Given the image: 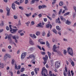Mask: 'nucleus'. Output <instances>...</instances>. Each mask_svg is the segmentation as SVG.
I'll return each mask as SVG.
<instances>
[{
    "label": "nucleus",
    "instance_id": "56",
    "mask_svg": "<svg viewBox=\"0 0 76 76\" xmlns=\"http://www.w3.org/2000/svg\"><path fill=\"white\" fill-rule=\"evenodd\" d=\"M71 64L72 66H74L75 65V64L74 63V62H73V61H72V62H71Z\"/></svg>",
    "mask_w": 76,
    "mask_h": 76
},
{
    "label": "nucleus",
    "instance_id": "36",
    "mask_svg": "<svg viewBox=\"0 0 76 76\" xmlns=\"http://www.w3.org/2000/svg\"><path fill=\"white\" fill-rule=\"evenodd\" d=\"M18 25L19 26H21V22L20 20L18 21Z\"/></svg>",
    "mask_w": 76,
    "mask_h": 76
},
{
    "label": "nucleus",
    "instance_id": "55",
    "mask_svg": "<svg viewBox=\"0 0 76 76\" xmlns=\"http://www.w3.org/2000/svg\"><path fill=\"white\" fill-rule=\"evenodd\" d=\"M5 35H6V37H5V39H7V36H8V34H5Z\"/></svg>",
    "mask_w": 76,
    "mask_h": 76
},
{
    "label": "nucleus",
    "instance_id": "1",
    "mask_svg": "<svg viewBox=\"0 0 76 76\" xmlns=\"http://www.w3.org/2000/svg\"><path fill=\"white\" fill-rule=\"evenodd\" d=\"M67 52L69 54H70V56H73V49H72V48L70 47H69L67 48Z\"/></svg>",
    "mask_w": 76,
    "mask_h": 76
},
{
    "label": "nucleus",
    "instance_id": "26",
    "mask_svg": "<svg viewBox=\"0 0 76 76\" xmlns=\"http://www.w3.org/2000/svg\"><path fill=\"white\" fill-rule=\"evenodd\" d=\"M0 67L1 68H3V67H4V66L3 63H0Z\"/></svg>",
    "mask_w": 76,
    "mask_h": 76
},
{
    "label": "nucleus",
    "instance_id": "43",
    "mask_svg": "<svg viewBox=\"0 0 76 76\" xmlns=\"http://www.w3.org/2000/svg\"><path fill=\"white\" fill-rule=\"evenodd\" d=\"M19 8L20 9H21V10H23V7H22L20 6L19 7Z\"/></svg>",
    "mask_w": 76,
    "mask_h": 76
},
{
    "label": "nucleus",
    "instance_id": "46",
    "mask_svg": "<svg viewBox=\"0 0 76 76\" xmlns=\"http://www.w3.org/2000/svg\"><path fill=\"white\" fill-rule=\"evenodd\" d=\"M62 9H60V10L59 12V13H58L59 15H60V14H61V12H62Z\"/></svg>",
    "mask_w": 76,
    "mask_h": 76
},
{
    "label": "nucleus",
    "instance_id": "29",
    "mask_svg": "<svg viewBox=\"0 0 76 76\" xmlns=\"http://www.w3.org/2000/svg\"><path fill=\"white\" fill-rule=\"evenodd\" d=\"M30 23V22L29 21H28L27 22L25 23V24L27 26H29V25Z\"/></svg>",
    "mask_w": 76,
    "mask_h": 76
},
{
    "label": "nucleus",
    "instance_id": "48",
    "mask_svg": "<svg viewBox=\"0 0 76 76\" xmlns=\"http://www.w3.org/2000/svg\"><path fill=\"white\" fill-rule=\"evenodd\" d=\"M2 51L3 53H5L6 51V49H2Z\"/></svg>",
    "mask_w": 76,
    "mask_h": 76
},
{
    "label": "nucleus",
    "instance_id": "4",
    "mask_svg": "<svg viewBox=\"0 0 76 76\" xmlns=\"http://www.w3.org/2000/svg\"><path fill=\"white\" fill-rule=\"evenodd\" d=\"M60 66V62L59 61H57L55 63V67L56 68H59Z\"/></svg>",
    "mask_w": 76,
    "mask_h": 76
},
{
    "label": "nucleus",
    "instance_id": "2",
    "mask_svg": "<svg viewBox=\"0 0 76 76\" xmlns=\"http://www.w3.org/2000/svg\"><path fill=\"white\" fill-rule=\"evenodd\" d=\"M47 73V70H46V69L44 67L42 69V71L41 72V74L42 75V76L44 75V76H47L45 74Z\"/></svg>",
    "mask_w": 76,
    "mask_h": 76
},
{
    "label": "nucleus",
    "instance_id": "40",
    "mask_svg": "<svg viewBox=\"0 0 76 76\" xmlns=\"http://www.w3.org/2000/svg\"><path fill=\"white\" fill-rule=\"evenodd\" d=\"M33 38H34V39H36L37 38V36L34 34H33Z\"/></svg>",
    "mask_w": 76,
    "mask_h": 76
},
{
    "label": "nucleus",
    "instance_id": "17",
    "mask_svg": "<svg viewBox=\"0 0 76 76\" xmlns=\"http://www.w3.org/2000/svg\"><path fill=\"white\" fill-rule=\"evenodd\" d=\"M41 23H39L38 24V26H37V27H40V28H42L43 27V26L41 25Z\"/></svg>",
    "mask_w": 76,
    "mask_h": 76
},
{
    "label": "nucleus",
    "instance_id": "44",
    "mask_svg": "<svg viewBox=\"0 0 76 76\" xmlns=\"http://www.w3.org/2000/svg\"><path fill=\"white\" fill-rule=\"evenodd\" d=\"M47 17L48 19H49L50 20H52V18L49 17V16L48 15L47 16Z\"/></svg>",
    "mask_w": 76,
    "mask_h": 76
},
{
    "label": "nucleus",
    "instance_id": "57",
    "mask_svg": "<svg viewBox=\"0 0 76 76\" xmlns=\"http://www.w3.org/2000/svg\"><path fill=\"white\" fill-rule=\"evenodd\" d=\"M37 47H38V48L40 50H41L42 49H41V47L38 45H37Z\"/></svg>",
    "mask_w": 76,
    "mask_h": 76
},
{
    "label": "nucleus",
    "instance_id": "28",
    "mask_svg": "<svg viewBox=\"0 0 76 76\" xmlns=\"http://www.w3.org/2000/svg\"><path fill=\"white\" fill-rule=\"evenodd\" d=\"M56 29H57V30H58V31H60L61 29L58 26H56Z\"/></svg>",
    "mask_w": 76,
    "mask_h": 76
},
{
    "label": "nucleus",
    "instance_id": "62",
    "mask_svg": "<svg viewBox=\"0 0 76 76\" xmlns=\"http://www.w3.org/2000/svg\"><path fill=\"white\" fill-rule=\"evenodd\" d=\"M24 58H25V56H23L22 55V54L21 55V59H23Z\"/></svg>",
    "mask_w": 76,
    "mask_h": 76
},
{
    "label": "nucleus",
    "instance_id": "50",
    "mask_svg": "<svg viewBox=\"0 0 76 76\" xmlns=\"http://www.w3.org/2000/svg\"><path fill=\"white\" fill-rule=\"evenodd\" d=\"M35 24V22L34 21H32L31 22V25H34Z\"/></svg>",
    "mask_w": 76,
    "mask_h": 76
},
{
    "label": "nucleus",
    "instance_id": "30",
    "mask_svg": "<svg viewBox=\"0 0 76 76\" xmlns=\"http://www.w3.org/2000/svg\"><path fill=\"white\" fill-rule=\"evenodd\" d=\"M49 76H53V74H52V72L50 71L49 72Z\"/></svg>",
    "mask_w": 76,
    "mask_h": 76
},
{
    "label": "nucleus",
    "instance_id": "37",
    "mask_svg": "<svg viewBox=\"0 0 76 76\" xmlns=\"http://www.w3.org/2000/svg\"><path fill=\"white\" fill-rule=\"evenodd\" d=\"M39 0H32L31 1V2L32 3H34L35 1H36L37 2H38V1H39Z\"/></svg>",
    "mask_w": 76,
    "mask_h": 76
},
{
    "label": "nucleus",
    "instance_id": "14",
    "mask_svg": "<svg viewBox=\"0 0 76 76\" xmlns=\"http://www.w3.org/2000/svg\"><path fill=\"white\" fill-rule=\"evenodd\" d=\"M12 8L13 10H15L16 9L15 7V4L14 3H12Z\"/></svg>",
    "mask_w": 76,
    "mask_h": 76
},
{
    "label": "nucleus",
    "instance_id": "34",
    "mask_svg": "<svg viewBox=\"0 0 76 76\" xmlns=\"http://www.w3.org/2000/svg\"><path fill=\"white\" fill-rule=\"evenodd\" d=\"M50 31H48V33L47 35V37H49L50 35Z\"/></svg>",
    "mask_w": 76,
    "mask_h": 76
},
{
    "label": "nucleus",
    "instance_id": "16",
    "mask_svg": "<svg viewBox=\"0 0 76 76\" xmlns=\"http://www.w3.org/2000/svg\"><path fill=\"white\" fill-rule=\"evenodd\" d=\"M0 26H4V21L3 20L1 21V22L0 23Z\"/></svg>",
    "mask_w": 76,
    "mask_h": 76
},
{
    "label": "nucleus",
    "instance_id": "41",
    "mask_svg": "<svg viewBox=\"0 0 76 76\" xmlns=\"http://www.w3.org/2000/svg\"><path fill=\"white\" fill-rule=\"evenodd\" d=\"M57 54H59V55L60 56H62V54L61 53V52H60L59 51H58V52H57Z\"/></svg>",
    "mask_w": 76,
    "mask_h": 76
},
{
    "label": "nucleus",
    "instance_id": "60",
    "mask_svg": "<svg viewBox=\"0 0 76 76\" xmlns=\"http://www.w3.org/2000/svg\"><path fill=\"white\" fill-rule=\"evenodd\" d=\"M24 35V34L23 33H20V36H23Z\"/></svg>",
    "mask_w": 76,
    "mask_h": 76
},
{
    "label": "nucleus",
    "instance_id": "32",
    "mask_svg": "<svg viewBox=\"0 0 76 76\" xmlns=\"http://www.w3.org/2000/svg\"><path fill=\"white\" fill-rule=\"evenodd\" d=\"M10 15V12H7V16H9Z\"/></svg>",
    "mask_w": 76,
    "mask_h": 76
},
{
    "label": "nucleus",
    "instance_id": "19",
    "mask_svg": "<svg viewBox=\"0 0 76 76\" xmlns=\"http://www.w3.org/2000/svg\"><path fill=\"white\" fill-rule=\"evenodd\" d=\"M25 15H26V16H27V17L28 18V17H29V16L31 15V13H30L29 14L25 13Z\"/></svg>",
    "mask_w": 76,
    "mask_h": 76
},
{
    "label": "nucleus",
    "instance_id": "42",
    "mask_svg": "<svg viewBox=\"0 0 76 76\" xmlns=\"http://www.w3.org/2000/svg\"><path fill=\"white\" fill-rule=\"evenodd\" d=\"M71 75L72 76H73L74 75V72H73V71L72 70L71 71Z\"/></svg>",
    "mask_w": 76,
    "mask_h": 76
},
{
    "label": "nucleus",
    "instance_id": "49",
    "mask_svg": "<svg viewBox=\"0 0 76 76\" xmlns=\"http://www.w3.org/2000/svg\"><path fill=\"white\" fill-rule=\"evenodd\" d=\"M17 67H17V64H15V70H17Z\"/></svg>",
    "mask_w": 76,
    "mask_h": 76
},
{
    "label": "nucleus",
    "instance_id": "13",
    "mask_svg": "<svg viewBox=\"0 0 76 76\" xmlns=\"http://www.w3.org/2000/svg\"><path fill=\"white\" fill-rule=\"evenodd\" d=\"M60 19L62 21L63 20L64 22H65V21H66V19L63 18V16H60Z\"/></svg>",
    "mask_w": 76,
    "mask_h": 76
},
{
    "label": "nucleus",
    "instance_id": "18",
    "mask_svg": "<svg viewBox=\"0 0 76 76\" xmlns=\"http://www.w3.org/2000/svg\"><path fill=\"white\" fill-rule=\"evenodd\" d=\"M71 22L69 21L68 20H67L66 22V23L67 24V25H70L71 23Z\"/></svg>",
    "mask_w": 76,
    "mask_h": 76
},
{
    "label": "nucleus",
    "instance_id": "15",
    "mask_svg": "<svg viewBox=\"0 0 76 76\" xmlns=\"http://www.w3.org/2000/svg\"><path fill=\"white\" fill-rule=\"evenodd\" d=\"M50 28L51 29V28H52V25H51V24L50 25V24H47L46 25V27L48 28H50Z\"/></svg>",
    "mask_w": 76,
    "mask_h": 76
},
{
    "label": "nucleus",
    "instance_id": "39",
    "mask_svg": "<svg viewBox=\"0 0 76 76\" xmlns=\"http://www.w3.org/2000/svg\"><path fill=\"white\" fill-rule=\"evenodd\" d=\"M59 6H63V3L62 1L60 2L59 3Z\"/></svg>",
    "mask_w": 76,
    "mask_h": 76
},
{
    "label": "nucleus",
    "instance_id": "23",
    "mask_svg": "<svg viewBox=\"0 0 76 76\" xmlns=\"http://www.w3.org/2000/svg\"><path fill=\"white\" fill-rule=\"evenodd\" d=\"M36 34L37 36H39V35L41 34V32L39 31H37L36 32Z\"/></svg>",
    "mask_w": 76,
    "mask_h": 76
},
{
    "label": "nucleus",
    "instance_id": "21",
    "mask_svg": "<svg viewBox=\"0 0 76 76\" xmlns=\"http://www.w3.org/2000/svg\"><path fill=\"white\" fill-rule=\"evenodd\" d=\"M70 12H67L65 13L64 15V16H67V15H69L70 14Z\"/></svg>",
    "mask_w": 76,
    "mask_h": 76
},
{
    "label": "nucleus",
    "instance_id": "12",
    "mask_svg": "<svg viewBox=\"0 0 76 76\" xmlns=\"http://www.w3.org/2000/svg\"><path fill=\"white\" fill-rule=\"evenodd\" d=\"M56 23L59 24L61 23V22H60V18H58V19L56 20Z\"/></svg>",
    "mask_w": 76,
    "mask_h": 76
},
{
    "label": "nucleus",
    "instance_id": "9",
    "mask_svg": "<svg viewBox=\"0 0 76 76\" xmlns=\"http://www.w3.org/2000/svg\"><path fill=\"white\" fill-rule=\"evenodd\" d=\"M43 40L42 39H40L39 41L38 42H39L41 44L43 45V44H45V42H43L41 41H43Z\"/></svg>",
    "mask_w": 76,
    "mask_h": 76
},
{
    "label": "nucleus",
    "instance_id": "3",
    "mask_svg": "<svg viewBox=\"0 0 76 76\" xmlns=\"http://www.w3.org/2000/svg\"><path fill=\"white\" fill-rule=\"evenodd\" d=\"M48 58V56L46 55H45V57H44L43 58V59L44 60V61L43 62V63L44 65H45V64L47 63V60Z\"/></svg>",
    "mask_w": 76,
    "mask_h": 76
},
{
    "label": "nucleus",
    "instance_id": "27",
    "mask_svg": "<svg viewBox=\"0 0 76 76\" xmlns=\"http://www.w3.org/2000/svg\"><path fill=\"white\" fill-rule=\"evenodd\" d=\"M25 71V68L23 67L20 70V72H23L24 71Z\"/></svg>",
    "mask_w": 76,
    "mask_h": 76
},
{
    "label": "nucleus",
    "instance_id": "59",
    "mask_svg": "<svg viewBox=\"0 0 76 76\" xmlns=\"http://www.w3.org/2000/svg\"><path fill=\"white\" fill-rule=\"evenodd\" d=\"M7 59V57L4 56V59L5 61H6Z\"/></svg>",
    "mask_w": 76,
    "mask_h": 76
},
{
    "label": "nucleus",
    "instance_id": "38",
    "mask_svg": "<svg viewBox=\"0 0 76 76\" xmlns=\"http://www.w3.org/2000/svg\"><path fill=\"white\" fill-rule=\"evenodd\" d=\"M20 67H21V66H20V65H19V66H17V70H20Z\"/></svg>",
    "mask_w": 76,
    "mask_h": 76
},
{
    "label": "nucleus",
    "instance_id": "61",
    "mask_svg": "<svg viewBox=\"0 0 76 76\" xmlns=\"http://www.w3.org/2000/svg\"><path fill=\"white\" fill-rule=\"evenodd\" d=\"M41 54H42V55H44V54H45V52H41Z\"/></svg>",
    "mask_w": 76,
    "mask_h": 76
},
{
    "label": "nucleus",
    "instance_id": "51",
    "mask_svg": "<svg viewBox=\"0 0 76 76\" xmlns=\"http://www.w3.org/2000/svg\"><path fill=\"white\" fill-rule=\"evenodd\" d=\"M14 3H16V4H17L18 5H19V2L18 1H16L15 2H14Z\"/></svg>",
    "mask_w": 76,
    "mask_h": 76
},
{
    "label": "nucleus",
    "instance_id": "58",
    "mask_svg": "<svg viewBox=\"0 0 76 76\" xmlns=\"http://www.w3.org/2000/svg\"><path fill=\"white\" fill-rule=\"evenodd\" d=\"M25 4H26L28 3V0H25Z\"/></svg>",
    "mask_w": 76,
    "mask_h": 76
},
{
    "label": "nucleus",
    "instance_id": "5",
    "mask_svg": "<svg viewBox=\"0 0 76 76\" xmlns=\"http://www.w3.org/2000/svg\"><path fill=\"white\" fill-rule=\"evenodd\" d=\"M29 57L30 58H33V59H32L31 60L32 61H34V59L35 58V56L34 54H31L29 56Z\"/></svg>",
    "mask_w": 76,
    "mask_h": 76
},
{
    "label": "nucleus",
    "instance_id": "64",
    "mask_svg": "<svg viewBox=\"0 0 76 76\" xmlns=\"http://www.w3.org/2000/svg\"><path fill=\"white\" fill-rule=\"evenodd\" d=\"M73 9L75 11V12H76V7L75 6L73 7Z\"/></svg>",
    "mask_w": 76,
    "mask_h": 76
},
{
    "label": "nucleus",
    "instance_id": "35",
    "mask_svg": "<svg viewBox=\"0 0 76 76\" xmlns=\"http://www.w3.org/2000/svg\"><path fill=\"white\" fill-rule=\"evenodd\" d=\"M15 60L14 59H12V62H11V63L12 64H15Z\"/></svg>",
    "mask_w": 76,
    "mask_h": 76
},
{
    "label": "nucleus",
    "instance_id": "47",
    "mask_svg": "<svg viewBox=\"0 0 76 76\" xmlns=\"http://www.w3.org/2000/svg\"><path fill=\"white\" fill-rule=\"evenodd\" d=\"M22 56H23L25 57L26 56V53H23L22 54Z\"/></svg>",
    "mask_w": 76,
    "mask_h": 76
},
{
    "label": "nucleus",
    "instance_id": "11",
    "mask_svg": "<svg viewBox=\"0 0 76 76\" xmlns=\"http://www.w3.org/2000/svg\"><path fill=\"white\" fill-rule=\"evenodd\" d=\"M34 70L35 73V75H37V74H38V72H37V71H39V68H35L34 69Z\"/></svg>",
    "mask_w": 76,
    "mask_h": 76
},
{
    "label": "nucleus",
    "instance_id": "31",
    "mask_svg": "<svg viewBox=\"0 0 76 76\" xmlns=\"http://www.w3.org/2000/svg\"><path fill=\"white\" fill-rule=\"evenodd\" d=\"M67 75L68 76H71V74H70V70H68V72H67Z\"/></svg>",
    "mask_w": 76,
    "mask_h": 76
},
{
    "label": "nucleus",
    "instance_id": "63",
    "mask_svg": "<svg viewBox=\"0 0 76 76\" xmlns=\"http://www.w3.org/2000/svg\"><path fill=\"white\" fill-rule=\"evenodd\" d=\"M39 9H41L42 8V6L39 5L38 6Z\"/></svg>",
    "mask_w": 76,
    "mask_h": 76
},
{
    "label": "nucleus",
    "instance_id": "7",
    "mask_svg": "<svg viewBox=\"0 0 76 76\" xmlns=\"http://www.w3.org/2000/svg\"><path fill=\"white\" fill-rule=\"evenodd\" d=\"M29 44H30V45H34L35 44L33 40H32V39H30L29 41Z\"/></svg>",
    "mask_w": 76,
    "mask_h": 76
},
{
    "label": "nucleus",
    "instance_id": "24",
    "mask_svg": "<svg viewBox=\"0 0 76 76\" xmlns=\"http://www.w3.org/2000/svg\"><path fill=\"white\" fill-rule=\"evenodd\" d=\"M52 32H54V33H55V34H57V31H56V29H53L52 30Z\"/></svg>",
    "mask_w": 76,
    "mask_h": 76
},
{
    "label": "nucleus",
    "instance_id": "52",
    "mask_svg": "<svg viewBox=\"0 0 76 76\" xmlns=\"http://www.w3.org/2000/svg\"><path fill=\"white\" fill-rule=\"evenodd\" d=\"M66 52V50H64V54H65V55H66V54L67 53Z\"/></svg>",
    "mask_w": 76,
    "mask_h": 76
},
{
    "label": "nucleus",
    "instance_id": "25",
    "mask_svg": "<svg viewBox=\"0 0 76 76\" xmlns=\"http://www.w3.org/2000/svg\"><path fill=\"white\" fill-rule=\"evenodd\" d=\"M57 49V45H54L53 46V50Z\"/></svg>",
    "mask_w": 76,
    "mask_h": 76
},
{
    "label": "nucleus",
    "instance_id": "6",
    "mask_svg": "<svg viewBox=\"0 0 76 76\" xmlns=\"http://www.w3.org/2000/svg\"><path fill=\"white\" fill-rule=\"evenodd\" d=\"M18 30V29H10V31L12 34H15L17 32V31Z\"/></svg>",
    "mask_w": 76,
    "mask_h": 76
},
{
    "label": "nucleus",
    "instance_id": "10",
    "mask_svg": "<svg viewBox=\"0 0 76 76\" xmlns=\"http://www.w3.org/2000/svg\"><path fill=\"white\" fill-rule=\"evenodd\" d=\"M35 50V48L31 47L28 49V51H34V50Z\"/></svg>",
    "mask_w": 76,
    "mask_h": 76
},
{
    "label": "nucleus",
    "instance_id": "53",
    "mask_svg": "<svg viewBox=\"0 0 76 76\" xmlns=\"http://www.w3.org/2000/svg\"><path fill=\"white\" fill-rule=\"evenodd\" d=\"M53 52H55V53H57V52H58V51H57V50H56V49H53Z\"/></svg>",
    "mask_w": 76,
    "mask_h": 76
},
{
    "label": "nucleus",
    "instance_id": "45",
    "mask_svg": "<svg viewBox=\"0 0 76 76\" xmlns=\"http://www.w3.org/2000/svg\"><path fill=\"white\" fill-rule=\"evenodd\" d=\"M12 37L13 39H16V37L15 36H12Z\"/></svg>",
    "mask_w": 76,
    "mask_h": 76
},
{
    "label": "nucleus",
    "instance_id": "20",
    "mask_svg": "<svg viewBox=\"0 0 76 76\" xmlns=\"http://www.w3.org/2000/svg\"><path fill=\"white\" fill-rule=\"evenodd\" d=\"M47 53H48V56L50 59V58H51V53H50L49 51H48Z\"/></svg>",
    "mask_w": 76,
    "mask_h": 76
},
{
    "label": "nucleus",
    "instance_id": "33",
    "mask_svg": "<svg viewBox=\"0 0 76 76\" xmlns=\"http://www.w3.org/2000/svg\"><path fill=\"white\" fill-rule=\"evenodd\" d=\"M42 6V9H44V8H46L47 7V6L46 5H43Z\"/></svg>",
    "mask_w": 76,
    "mask_h": 76
},
{
    "label": "nucleus",
    "instance_id": "8",
    "mask_svg": "<svg viewBox=\"0 0 76 76\" xmlns=\"http://www.w3.org/2000/svg\"><path fill=\"white\" fill-rule=\"evenodd\" d=\"M12 37V34H9L8 36V39L10 41H12V39H11Z\"/></svg>",
    "mask_w": 76,
    "mask_h": 76
},
{
    "label": "nucleus",
    "instance_id": "22",
    "mask_svg": "<svg viewBox=\"0 0 76 76\" xmlns=\"http://www.w3.org/2000/svg\"><path fill=\"white\" fill-rule=\"evenodd\" d=\"M46 45H47V47H48V48H50V44H49V43H48V41H46Z\"/></svg>",
    "mask_w": 76,
    "mask_h": 76
},
{
    "label": "nucleus",
    "instance_id": "54",
    "mask_svg": "<svg viewBox=\"0 0 76 76\" xmlns=\"http://www.w3.org/2000/svg\"><path fill=\"white\" fill-rule=\"evenodd\" d=\"M22 31H23V30H20L18 31V32L19 34H20L21 32H22Z\"/></svg>",
    "mask_w": 76,
    "mask_h": 76
}]
</instances>
